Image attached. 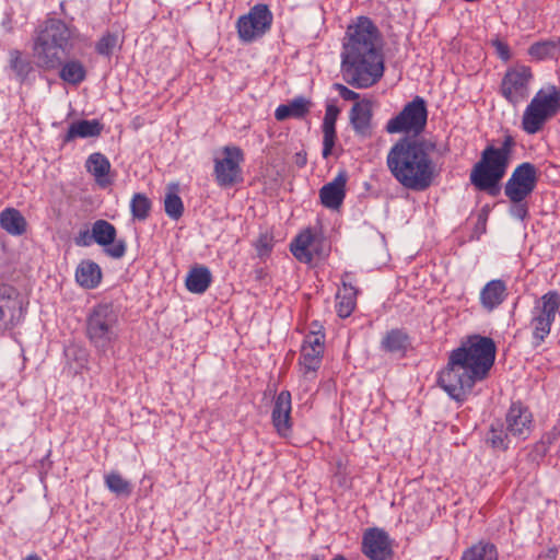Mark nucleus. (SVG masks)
Here are the masks:
<instances>
[{
	"mask_svg": "<svg viewBox=\"0 0 560 560\" xmlns=\"http://www.w3.org/2000/svg\"><path fill=\"white\" fill-rule=\"evenodd\" d=\"M495 351L491 338L480 335L468 337L450 352L446 366L439 372L438 384L453 400L465 402L476 383L488 377Z\"/></svg>",
	"mask_w": 560,
	"mask_h": 560,
	"instance_id": "nucleus-1",
	"label": "nucleus"
},
{
	"mask_svg": "<svg viewBox=\"0 0 560 560\" xmlns=\"http://www.w3.org/2000/svg\"><path fill=\"white\" fill-rule=\"evenodd\" d=\"M384 70L381 34L371 19L360 16L347 31L341 52L343 80L353 88L368 89L382 79Z\"/></svg>",
	"mask_w": 560,
	"mask_h": 560,
	"instance_id": "nucleus-2",
	"label": "nucleus"
},
{
	"mask_svg": "<svg viewBox=\"0 0 560 560\" xmlns=\"http://www.w3.org/2000/svg\"><path fill=\"white\" fill-rule=\"evenodd\" d=\"M434 144L419 139H400L388 151L387 167L392 176L406 189L424 191L438 175L432 158Z\"/></svg>",
	"mask_w": 560,
	"mask_h": 560,
	"instance_id": "nucleus-3",
	"label": "nucleus"
},
{
	"mask_svg": "<svg viewBox=\"0 0 560 560\" xmlns=\"http://www.w3.org/2000/svg\"><path fill=\"white\" fill-rule=\"evenodd\" d=\"M516 147L511 133H505L497 143L488 144L480 160L470 172V183L479 190L494 189L505 176Z\"/></svg>",
	"mask_w": 560,
	"mask_h": 560,
	"instance_id": "nucleus-4",
	"label": "nucleus"
},
{
	"mask_svg": "<svg viewBox=\"0 0 560 560\" xmlns=\"http://www.w3.org/2000/svg\"><path fill=\"white\" fill-rule=\"evenodd\" d=\"M119 316L113 305L102 303L86 318V337L98 352L106 353L119 338Z\"/></svg>",
	"mask_w": 560,
	"mask_h": 560,
	"instance_id": "nucleus-5",
	"label": "nucleus"
},
{
	"mask_svg": "<svg viewBox=\"0 0 560 560\" xmlns=\"http://www.w3.org/2000/svg\"><path fill=\"white\" fill-rule=\"evenodd\" d=\"M560 112V89L547 85L536 92L523 112L521 127L527 135H536Z\"/></svg>",
	"mask_w": 560,
	"mask_h": 560,
	"instance_id": "nucleus-6",
	"label": "nucleus"
},
{
	"mask_svg": "<svg viewBox=\"0 0 560 560\" xmlns=\"http://www.w3.org/2000/svg\"><path fill=\"white\" fill-rule=\"evenodd\" d=\"M560 313V294L548 291L534 303L530 311L533 345L540 346L551 331V326Z\"/></svg>",
	"mask_w": 560,
	"mask_h": 560,
	"instance_id": "nucleus-7",
	"label": "nucleus"
},
{
	"mask_svg": "<svg viewBox=\"0 0 560 560\" xmlns=\"http://www.w3.org/2000/svg\"><path fill=\"white\" fill-rule=\"evenodd\" d=\"M533 81L532 68L517 63L506 69L499 86V93L510 105L515 107L528 98Z\"/></svg>",
	"mask_w": 560,
	"mask_h": 560,
	"instance_id": "nucleus-8",
	"label": "nucleus"
},
{
	"mask_svg": "<svg viewBox=\"0 0 560 560\" xmlns=\"http://www.w3.org/2000/svg\"><path fill=\"white\" fill-rule=\"evenodd\" d=\"M428 120V109L425 101L421 96H416L407 103L401 112L390 118L386 124V131L389 133H412L420 135Z\"/></svg>",
	"mask_w": 560,
	"mask_h": 560,
	"instance_id": "nucleus-9",
	"label": "nucleus"
},
{
	"mask_svg": "<svg viewBox=\"0 0 560 560\" xmlns=\"http://www.w3.org/2000/svg\"><path fill=\"white\" fill-rule=\"evenodd\" d=\"M273 15L268 5L258 3L248 13L241 15L235 24L242 43H253L261 38L272 25Z\"/></svg>",
	"mask_w": 560,
	"mask_h": 560,
	"instance_id": "nucleus-10",
	"label": "nucleus"
},
{
	"mask_svg": "<svg viewBox=\"0 0 560 560\" xmlns=\"http://www.w3.org/2000/svg\"><path fill=\"white\" fill-rule=\"evenodd\" d=\"M222 153L223 158H215L213 161V175L220 187H232L243 180L241 164L244 153L236 145H225Z\"/></svg>",
	"mask_w": 560,
	"mask_h": 560,
	"instance_id": "nucleus-11",
	"label": "nucleus"
},
{
	"mask_svg": "<svg viewBox=\"0 0 560 560\" xmlns=\"http://www.w3.org/2000/svg\"><path fill=\"white\" fill-rule=\"evenodd\" d=\"M24 302L19 291L0 283V335L19 325L24 318Z\"/></svg>",
	"mask_w": 560,
	"mask_h": 560,
	"instance_id": "nucleus-12",
	"label": "nucleus"
},
{
	"mask_svg": "<svg viewBox=\"0 0 560 560\" xmlns=\"http://www.w3.org/2000/svg\"><path fill=\"white\" fill-rule=\"evenodd\" d=\"M538 182L537 167L530 162L518 164L504 184V195L514 198L529 197Z\"/></svg>",
	"mask_w": 560,
	"mask_h": 560,
	"instance_id": "nucleus-13",
	"label": "nucleus"
},
{
	"mask_svg": "<svg viewBox=\"0 0 560 560\" xmlns=\"http://www.w3.org/2000/svg\"><path fill=\"white\" fill-rule=\"evenodd\" d=\"M116 228L106 220L100 219L92 224V237L94 242L104 247L105 254L114 259L125 256L127 244L125 240H116Z\"/></svg>",
	"mask_w": 560,
	"mask_h": 560,
	"instance_id": "nucleus-14",
	"label": "nucleus"
},
{
	"mask_svg": "<svg viewBox=\"0 0 560 560\" xmlns=\"http://www.w3.org/2000/svg\"><path fill=\"white\" fill-rule=\"evenodd\" d=\"M533 413L521 401L511 404L505 415V425L512 438L520 441L526 440L533 431Z\"/></svg>",
	"mask_w": 560,
	"mask_h": 560,
	"instance_id": "nucleus-15",
	"label": "nucleus"
},
{
	"mask_svg": "<svg viewBox=\"0 0 560 560\" xmlns=\"http://www.w3.org/2000/svg\"><path fill=\"white\" fill-rule=\"evenodd\" d=\"M362 552L370 560H389L393 556L389 535L382 528H368L362 536Z\"/></svg>",
	"mask_w": 560,
	"mask_h": 560,
	"instance_id": "nucleus-16",
	"label": "nucleus"
},
{
	"mask_svg": "<svg viewBox=\"0 0 560 560\" xmlns=\"http://www.w3.org/2000/svg\"><path fill=\"white\" fill-rule=\"evenodd\" d=\"M74 27L59 19H49L37 35L69 54L72 49L71 40L74 36Z\"/></svg>",
	"mask_w": 560,
	"mask_h": 560,
	"instance_id": "nucleus-17",
	"label": "nucleus"
},
{
	"mask_svg": "<svg viewBox=\"0 0 560 560\" xmlns=\"http://www.w3.org/2000/svg\"><path fill=\"white\" fill-rule=\"evenodd\" d=\"M68 55L57 46L48 43L40 36L36 35L33 43V56L35 65L38 69L50 71L61 66L63 56Z\"/></svg>",
	"mask_w": 560,
	"mask_h": 560,
	"instance_id": "nucleus-18",
	"label": "nucleus"
},
{
	"mask_svg": "<svg viewBox=\"0 0 560 560\" xmlns=\"http://www.w3.org/2000/svg\"><path fill=\"white\" fill-rule=\"evenodd\" d=\"M291 394L288 390L280 392L273 402L271 411V421L276 431L281 436H287L292 428L291 422Z\"/></svg>",
	"mask_w": 560,
	"mask_h": 560,
	"instance_id": "nucleus-19",
	"label": "nucleus"
},
{
	"mask_svg": "<svg viewBox=\"0 0 560 560\" xmlns=\"http://www.w3.org/2000/svg\"><path fill=\"white\" fill-rule=\"evenodd\" d=\"M346 173H339L330 183L324 185L319 190L320 202L328 209H338L346 197Z\"/></svg>",
	"mask_w": 560,
	"mask_h": 560,
	"instance_id": "nucleus-20",
	"label": "nucleus"
},
{
	"mask_svg": "<svg viewBox=\"0 0 560 560\" xmlns=\"http://www.w3.org/2000/svg\"><path fill=\"white\" fill-rule=\"evenodd\" d=\"M84 166L101 188L112 185L113 180L109 176L112 164L105 154L101 152L91 153L85 160Z\"/></svg>",
	"mask_w": 560,
	"mask_h": 560,
	"instance_id": "nucleus-21",
	"label": "nucleus"
},
{
	"mask_svg": "<svg viewBox=\"0 0 560 560\" xmlns=\"http://www.w3.org/2000/svg\"><path fill=\"white\" fill-rule=\"evenodd\" d=\"M508 296L506 283L501 279H493L485 284L479 294L481 306L492 312L501 305Z\"/></svg>",
	"mask_w": 560,
	"mask_h": 560,
	"instance_id": "nucleus-22",
	"label": "nucleus"
},
{
	"mask_svg": "<svg viewBox=\"0 0 560 560\" xmlns=\"http://www.w3.org/2000/svg\"><path fill=\"white\" fill-rule=\"evenodd\" d=\"M340 109L334 102L326 104L325 116L323 119V156L326 159L331 154L336 140V121Z\"/></svg>",
	"mask_w": 560,
	"mask_h": 560,
	"instance_id": "nucleus-23",
	"label": "nucleus"
},
{
	"mask_svg": "<svg viewBox=\"0 0 560 560\" xmlns=\"http://www.w3.org/2000/svg\"><path fill=\"white\" fill-rule=\"evenodd\" d=\"M103 124L98 119H81L73 121L63 136V142L68 143L77 138H93L98 137L103 131Z\"/></svg>",
	"mask_w": 560,
	"mask_h": 560,
	"instance_id": "nucleus-24",
	"label": "nucleus"
},
{
	"mask_svg": "<svg viewBox=\"0 0 560 560\" xmlns=\"http://www.w3.org/2000/svg\"><path fill=\"white\" fill-rule=\"evenodd\" d=\"M9 66L20 83H28L35 80V67L33 62L20 50L12 49L9 52Z\"/></svg>",
	"mask_w": 560,
	"mask_h": 560,
	"instance_id": "nucleus-25",
	"label": "nucleus"
},
{
	"mask_svg": "<svg viewBox=\"0 0 560 560\" xmlns=\"http://www.w3.org/2000/svg\"><path fill=\"white\" fill-rule=\"evenodd\" d=\"M102 269L98 264L85 259L75 269V281L84 289L91 290L98 287L102 281Z\"/></svg>",
	"mask_w": 560,
	"mask_h": 560,
	"instance_id": "nucleus-26",
	"label": "nucleus"
},
{
	"mask_svg": "<svg viewBox=\"0 0 560 560\" xmlns=\"http://www.w3.org/2000/svg\"><path fill=\"white\" fill-rule=\"evenodd\" d=\"M371 119L372 107L370 101L363 100L352 106L350 110V122L357 133L362 136L370 133Z\"/></svg>",
	"mask_w": 560,
	"mask_h": 560,
	"instance_id": "nucleus-27",
	"label": "nucleus"
},
{
	"mask_svg": "<svg viewBox=\"0 0 560 560\" xmlns=\"http://www.w3.org/2000/svg\"><path fill=\"white\" fill-rule=\"evenodd\" d=\"M315 235L311 230L298 234L290 244L292 255L301 262L310 264L314 259Z\"/></svg>",
	"mask_w": 560,
	"mask_h": 560,
	"instance_id": "nucleus-28",
	"label": "nucleus"
},
{
	"mask_svg": "<svg viewBox=\"0 0 560 560\" xmlns=\"http://www.w3.org/2000/svg\"><path fill=\"white\" fill-rule=\"evenodd\" d=\"M529 57L536 61L558 59L560 54V37L533 43L528 50Z\"/></svg>",
	"mask_w": 560,
	"mask_h": 560,
	"instance_id": "nucleus-29",
	"label": "nucleus"
},
{
	"mask_svg": "<svg viewBox=\"0 0 560 560\" xmlns=\"http://www.w3.org/2000/svg\"><path fill=\"white\" fill-rule=\"evenodd\" d=\"M311 102L304 96L294 97L287 104L279 105L275 110V118L279 121L288 118H302L310 112Z\"/></svg>",
	"mask_w": 560,
	"mask_h": 560,
	"instance_id": "nucleus-30",
	"label": "nucleus"
},
{
	"mask_svg": "<svg viewBox=\"0 0 560 560\" xmlns=\"http://www.w3.org/2000/svg\"><path fill=\"white\" fill-rule=\"evenodd\" d=\"M212 282V275L208 267L197 266L189 270L186 277V288L195 294L205 293Z\"/></svg>",
	"mask_w": 560,
	"mask_h": 560,
	"instance_id": "nucleus-31",
	"label": "nucleus"
},
{
	"mask_svg": "<svg viewBox=\"0 0 560 560\" xmlns=\"http://www.w3.org/2000/svg\"><path fill=\"white\" fill-rule=\"evenodd\" d=\"M0 226L11 235H22L26 231V220L18 209L5 208L0 212Z\"/></svg>",
	"mask_w": 560,
	"mask_h": 560,
	"instance_id": "nucleus-32",
	"label": "nucleus"
},
{
	"mask_svg": "<svg viewBox=\"0 0 560 560\" xmlns=\"http://www.w3.org/2000/svg\"><path fill=\"white\" fill-rule=\"evenodd\" d=\"M410 346L408 335L401 329H392L381 341V348L389 353L405 355Z\"/></svg>",
	"mask_w": 560,
	"mask_h": 560,
	"instance_id": "nucleus-33",
	"label": "nucleus"
},
{
	"mask_svg": "<svg viewBox=\"0 0 560 560\" xmlns=\"http://www.w3.org/2000/svg\"><path fill=\"white\" fill-rule=\"evenodd\" d=\"M460 560H499L498 548L490 541L480 540L465 549Z\"/></svg>",
	"mask_w": 560,
	"mask_h": 560,
	"instance_id": "nucleus-34",
	"label": "nucleus"
},
{
	"mask_svg": "<svg viewBox=\"0 0 560 560\" xmlns=\"http://www.w3.org/2000/svg\"><path fill=\"white\" fill-rule=\"evenodd\" d=\"M59 69L60 79L71 85H78L86 78L84 65L77 59H71L66 62L61 61Z\"/></svg>",
	"mask_w": 560,
	"mask_h": 560,
	"instance_id": "nucleus-35",
	"label": "nucleus"
},
{
	"mask_svg": "<svg viewBox=\"0 0 560 560\" xmlns=\"http://www.w3.org/2000/svg\"><path fill=\"white\" fill-rule=\"evenodd\" d=\"M357 291L351 284L343 282V288L336 295V311L339 317H349L355 307Z\"/></svg>",
	"mask_w": 560,
	"mask_h": 560,
	"instance_id": "nucleus-36",
	"label": "nucleus"
},
{
	"mask_svg": "<svg viewBox=\"0 0 560 560\" xmlns=\"http://www.w3.org/2000/svg\"><path fill=\"white\" fill-rule=\"evenodd\" d=\"M511 439L512 436L508 432L505 424L499 420L491 423L487 435V442L490 443L493 448L501 451L508 450L511 443Z\"/></svg>",
	"mask_w": 560,
	"mask_h": 560,
	"instance_id": "nucleus-37",
	"label": "nucleus"
},
{
	"mask_svg": "<svg viewBox=\"0 0 560 560\" xmlns=\"http://www.w3.org/2000/svg\"><path fill=\"white\" fill-rule=\"evenodd\" d=\"M323 359V352L314 350L313 348L307 349L302 346L300 355V365L302 373L305 377L314 376L316 371L320 368Z\"/></svg>",
	"mask_w": 560,
	"mask_h": 560,
	"instance_id": "nucleus-38",
	"label": "nucleus"
},
{
	"mask_svg": "<svg viewBox=\"0 0 560 560\" xmlns=\"http://www.w3.org/2000/svg\"><path fill=\"white\" fill-rule=\"evenodd\" d=\"M164 210L168 218L178 220L184 213V203L178 196V185L171 184L164 199Z\"/></svg>",
	"mask_w": 560,
	"mask_h": 560,
	"instance_id": "nucleus-39",
	"label": "nucleus"
},
{
	"mask_svg": "<svg viewBox=\"0 0 560 560\" xmlns=\"http://www.w3.org/2000/svg\"><path fill=\"white\" fill-rule=\"evenodd\" d=\"M106 488L116 495H130L132 492L131 483L126 480L118 471H110L104 476Z\"/></svg>",
	"mask_w": 560,
	"mask_h": 560,
	"instance_id": "nucleus-40",
	"label": "nucleus"
},
{
	"mask_svg": "<svg viewBox=\"0 0 560 560\" xmlns=\"http://www.w3.org/2000/svg\"><path fill=\"white\" fill-rule=\"evenodd\" d=\"M152 207L151 200L142 192H136L130 201V211L132 218L139 221H144L150 214Z\"/></svg>",
	"mask_w": 560,
	"mask_h": 560,
	"instance_id": "nucleus-41",
	"label": "nucleus"
},
{
	"mask_svg": "<svg viewBox=\"0 0 560 560\" xmlns=\"http://www.w3.org/2000/svg\"><path fill=\"white\" fill-rule=\"evenodd\" d=\"M118 46V35L115 33L106 32L95 44V51L103 57L109 58Z\"/></svg>",
	"mask_w": 560,
	"mask_h": 560,
	"instance_id": "nucleus-42",
	"label": "nucleus"
},
{
	"mask_svg": "<svg viewBox=\"0 0 560 560\" xmlns=\"http://www.w3.org/2000/svg\"><path fill=\"white\" fill-rule=\"evenodd\" d=\"M560 440V420L551 428L550 431L545 433L540 441L535 444V451L541 456H545L550 446Z\"/></svg>",
	"mask_w": 560,
	"mask_h": 560,
	"instance_id": "nucleus-43",
	"label": "nucleus"
},
{
	"mask_svg": "<svg viewBox=\"0 0 560 560\" xmlns=\"http://www.w3.org/2000/svg\"><path fill=\"white\" fill-rule=\"evenodd\" d=\"M511 205L509 208V214L516 220L524 221L529 213L528 205H527V197H520L514 198L512 196H505Z\"/></svg>",
	"mask_w": 560,
	"mask_h": 560,
	"instance_id": "nucleus-44",
	"label": "nucleus"
},
{
	"mask_svg": "<svg viewBox=\"0 0 560 560\" xmlns=\"http://www.w3.org/2000/svg\"><path fill=\"white\" fill-rule=\"evenodd\" d=\"M275 245L273 235L271 233H261L255 242L257 255L260 258L269 256Z\"/></svg>",
	"mask_w": 560,
	"mask_h": 560,
	"instance_id": "nucleus-45",
	"label": "nucleus"
},
{
	"mask_svg": "<svg viewBox=\"0 0 560 560\" xmlns=\"http://www.w3.org/2000/svg\"><path fill=\"white\" fill-rule=\"evenodd\" d=\"M303 347H306L307 349L313 348L314 350H318L324 353L325 335L319 332H310L304 339Z\"/></svg>",
	"mask_w": 560,
	"mask_h": 560,
	"instance_id": "nucleus-46",
	"label": "nucleus"
},
{
	"mask_svg": "<svg viewBox=\"0 0 560 560\" xmlns=\"http://www.w3.org/2000/svg\"><path fill=\"white\" fill-rule=\"evenodd\" d=\"M332 89L337 91L345 101H355L359 98V94L341 83H334Z\"/></svg>",
	"mask_w": 560,
	"mask_h": 560,
	"instance_id": "nucleus-47",
	"label": "nucleus"
},
{
	"mask_svg": "<svg viewBox=\"0 0 560 560\" xmlns=\"http://www.w3.org/2000/svg\"><path fill=\"white\" fill-rule=\"evenodd\" d=\"M493 47L501 60L509 61L511 59V51L508 44L497 39L493 42Z\"/></svg>",
	"mask_w": 560,
	"mask_h": 560,
	"instance_id": "nucleus-48",
	"label": "nucleus"
},
{
	"mask_svg": "<svg viewBox=\"0 0 560 560\" xmlns=\"http://www.w3.org/2000/svg\"><path fill=\"white\" fill-rule=\"evenodd\" d=\"M94 242V237H92V230L80 231L78 236L75 237V244L78 246L88 247L91 246Z\"/></svg>",
	"mask_w": 560,
	"mask_h": 560,
	"instance_id": "nucleus-49",
	"label": "nucleus"
},
{
	"mask_svg": "<svg viewBox=\"0 0 560 560\" xmlns=\"http://www.w3.org/2000/svg\"><path fill=\"white\" fill-rule=\"evenodd\" d=\"M486 222H487V217L483 214H480L478 218L477 224H476V230H478L480 233H485L486 232Z\"/></svg>",
	"mask_w": 560,
	"mask_h": 560,
	"instance_id": "nucleus-50",
	"label": "nucleus"
},
{
	"mask_svg": "<svg viewBox=\"0 0 560 560\" xmlns=\"http://www.w3.org/2000/svg\"><path fill=\"white\" fill-rule=\"evenodd\" d=\"M295 163L299 165V166H304L306 164V156L305 155H302L301 153H298L295 155Z\"/></svg>",
	"mask_w": 560,
	"mask_h": 560,
	"instance_id": "nucleus-51",
	"label": "nucleus"
},
{
	"mask_svg": "<svg viewBox=\"0 0 560 560\" xmlns=\"http://www.w3.org/2000/svg\"><path fill=\"white\" fill-rule=\"evenodd\" d=\"M23 560H42L37 555H28L25 559Z\"/></svg>",
	"mask_w": 560,
	"mask_h": 560,
	"instance_id": "nucleus-52",
	"label": "nucleus"
},
{
	"mask_svg": "<svg viewBox=\"0 0 560 560\" xmlns=\"http://www.w3.org/2000/svg\"><path fill=\"white\" fill-rule=\"evenodd\" d=\"M332 560H346V558H345V557H342V556H337V557H335Z\"/></svg>",
	"mask_w": 560,
	"mask_h": 560,
	"instance_id": "nucleus-53",
	"label": "nucleus"
},
{
	"mask_svg": "<svg viewBox=\"0 0 560 560\" xmlns=\"http://www.w3.org/2000/svg\"><path fill=\"white\" fill-rule=\"evenodd\" d=\"M312 560H322L319 557H313Z\"/></svg>",
	"mask_w": 560,
	"mask_h": 560,
	"instance_id": "nucleus-54",
	"label": "nucleus"
}]
</instances>
